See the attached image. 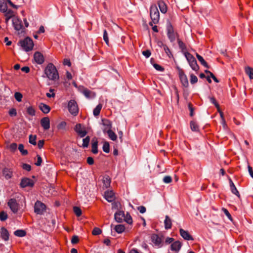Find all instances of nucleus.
Instances as JSON below:
<instances>
[{
	"instance_id": "nucleus-1",
	"label": "nucleus",
	"mask_w": 253,
	"mask_h": 253,
	"mask_svg": "<svg viewBox=\"0 0 253 253\" xmlns=\"http://www.w3.org/2000/svg\"><path fill=\"white\" fill-rule=\"evenodd\" d=\"M44 73L50 80L56 81L59 79V75L55 66L52 63H49L44 69Z\"/></svg>"
},
{
	"instance_id": "nucleus-2",
	"label": "nucleus",
	"mask_w": 253,
	"mask_h": 253,
	"mask_svg": "<svg viewBox=\"0 0 253 253\" xmlns=\"http://www.w3.org/2000/svg\"><path fill=\"white\" fill-rule=\"evenodd\" d=\"M18 44L26 52L31 51L34 47L33 40L29 37H26L23 40H20Z\"/></svg>"
},
{
	"instance_id": "nucleus-3",
	"label": "nucleus",
	"mask_w": 253,
	"mask_h": 253,
	"mask_svg": "<svg viewBox=\"0 0 253 253\" xmlns=\"http://www.w3.org/2000/svg\"><path fill=\"white\" fill-rule=\"evenodd\" d=\"M150 15L152 21L149 23V25L153 26V24H157L159 22L160 19V13L156 4L152 5L150 9Z\"/></svg>"
},
{
	"instance_id": "nucleus-4",
	"label": "nucleus",
	"mask_w": 253,
	"mask_h": 253,
	"mask_svg": "<svg viewBox=\"0 0 253 253\" xmlns=\"http://www.w3.org/2000/svg\"><path fill=\"white\" fill-rule=\"evenodd\" d=\"M184 54L192 69L195 72L198 71L199 66L197 64L195 58L188 52H184Z\"/></svg>"
},
{
	"instance_id": "nucleus-5",
	"label": "nucleus",
	"mask_w": 253,
	"mask_h": 253,
	"mask_svg": "<svg viewBox=\"0 0 253 253\" xmlns=\"http://www.w3.org/2000/svg\"><path fill=\"white\" fill-rule=\"evenodd\" d=\"M167 36L170 42H174L176 38H178V35L174 32L173 27L170 22H168L167 25Z\"/></svg>"
},
{
	"instance_id": "nucleus-6",
	"label": "nucleus",
	"mask_w": 253,
	"mask_h": 253,
	"mask_svg": "<svg viewBox=\"0 0 253 253\" xmlns=\"http://www.w3.org/2000/svg\"><path fill=\"white\" fill-rule=\"evenodd\" d=\"M68 108L69 112L73 116H76L79 113V108L77 102L75 100L69 101Z\"/></svg>"
},
{
	"instance_id": "nucleus-7",
	"label": "nucleus",
	"mask_w": 253,
	"mask_h": 253,
	"mask_svg": "<svg viewBox=\"0 0 253 253\" xmlns=\"http://www.w3.org/2000/svg\"><path fill=\"white\" fill-rule=\"evenodd\" d=\"M46 210L45 205L40 201L36 202L34 206V212L38 214H42Z\"/></svg>"
},
{
	"instance_id": "nucleus-8",
	"label": "nucleus",
	"mask_w": 253,
	"mask_h": 253,
	"mask_svg": "<svg viewBox=\"0 0 253 253\" xmlns=\"http://www.w3.org/2000/svg\"><path fill=\"white\" fill-rule=\"evenodd\" d=\"M178 71V75L180 82L182 85L185 87H187L189 85L188 81L186 75L185 74L183 70L179 67H177Z\"/></svg>"
},
{
	"instance_id": "nucleus-9",
	"label": "nucleus",
	"mask_w": 253,
	"mask_h": 253,
	"mask_svg": "<svg viewBox=\"0 0 253 253\" xmlns=\"http://www.w3.org/2000/svg\"><path fill=\"white\" fill-rule=\"evenodd\" d=\"M7 205L13 213H16L18 212L19 205L15 199L11 198L9 199L7 202Z\"/></svg>"
},
{
	"instance_id": "nucleus-10",
	"label": "nucleus",
	"mask_w": 253,
	"mask_h": 253,
	"mask_svg": "<svg viewBox=\"0 0 253 253\" xmlns=\"http://www.w3.org/2000/svg\"><path fill=\"white\" fill-rule=\"evenodd\" d=\"M34 185V182L29 178L24 177L21 179L20 186L21 188L27 187H32Z\"/></svg>"
},
{
	"instance_id": "nucleus-11",
	"label": "nucleus",
	"mask_w": 253,
	"mask_h": 253,
	"mask_svg": "<svg viewBox=\"0 0 253 253\" xmlns=\"http://www.w3.org/2000/svg\"><path fill=\"white\" fill-rule=\"evenodd\" d=\"M151 239L156 247L161 248L163 246L162 239L157 234H153L151 236Z\"/></svg>"
},
{
	"instance_id": "nucleus-12",
	"label": "nucleus",
	"mask_w": 253,
	"mask_h": 253,
	"mask_svg": "<svg viewBox=\"0 0 253 253\" xmlns=\"http://www.w3.org/2000/svg\"><path fill=\"white\" fill-rule=\"evenodd\" d=\"M75 131L81 137H84L87 134V131L82 127L81 124H77L75 127Z\"/></svg>"
},
{
	"instance_id": "nucleus-13",
	"label": "nucleus",
	"mask_w": 253,
	"mask_h": 253,
	"mask_svg": "<svg viewBox=\"0 0 253 253\" xmlns=\"http://www.w3.org/2000/svg\"><path fill=\"white\" fill-rule=\"evenodd\" d=\"M34 59L35 61L40 65L42 64L44 61V58L43 55L38 51H37L34 53Z\"/></svg>"
},
{
	"instance_id": "nucleus-14",
	"label": "nucleus",
	"mask_w": 253,
	"mask_h": 253,
	"mask_svg": "<svg viewBox=\"0 0 253 253\" xmlns=\"http://www.w3.org/2000/svg\"><path fill=\"white\" fill-rule=\"evenodd\" d=\"M0 237L4 241H7L9 238V234L8 230L4 227L0 228Z\"/></svg>"
},
{
	"instance_id": "nucleus-15",
	"label": "nucleus",
	"mask_w": 253,
	"mask_h": 253,
	"mask_svg": "<svg viewBox=\"0 0 253 253\" xmlns=\"http://www.w3.org/2000/svg\"><path fill=\"white\" fill-rule=\"evenodd\" d=\"M102 125L104 126L103 131L104 133H106L109 129H111L112 128V123L108 119H102Z\"/></svg>"
},
{
	"instance_id": "nucleus-16",
	"label": "nucleus",
	"mask_w": 253,
	"mask_h": 253,
	"mask_svg": "<svg viewBox=\"0 0 253 253\" xmlns=\"http://www.w3.org/2000/svg\"><path fill=\"white\" fill-rule=\"evenodd\" d=\"M179 232L181 236L184 239L188 241L193 240V238L187 231H185L184 229L180 228L179 229Z\"/></svg>"
},
{
	"instance_id": "nucleus-17",
	"label": "nucleus",
	"mask_w": 253,
	"mask_h": 253,
	"mask_svg": "<svg viewBox=\"0 0 253 253\" xmlns=\"http://www.w3.org/2000/svg\"><path fill=\"white\" fill-rule=\"evenodd\" d=\"M42 126L44 130H47L50 128V120L48 117H44L41 120Z\"/></svg>"
},
{
	"instance_id": "nucleus-18",
	"label": "nucleus",
	"mask_w": 253,
	"mask_h": 253,
	"mask_svg": "<svg viewBox=\"0 0 253 253\" xmlns=\"http://www.w3.org/2000/svg\"><path fill=\"white\" fill-rule=\"evenodd\" d=\"M125 213L123 211H118L115 213L114 217L116 221L118 223L123 221L125 218Z\"/></svg>"
},
{
	"instance_id": "nucleus-19",
	"label": "nucleus",
	"mask_w": 253,
	"mask_h": 253,
	"mask_svg": "<svg viewBox=\"0 0 253 253\" xmlns=\"http://www.w3.org/2000/svg\"><path fill=\"white\" fill-rule=\"evenodd\" d=\"M105 199L109 202H112L115 200L114 193L112 191H107L104 193Z\"/></svg>"
},
{
	"instance_id": "nucleus-20",
	"label": "nucleus",
	"mask_w": 253,
	"mask_h": 253,
	"mask_svg": "<svg viewBox=\"0 0 253 253\" xmlns=\"http://www.w3.org/2000/svg\"><path fill=\"white\" fill-rule=\"evenodd\" d=\"M2 174L6 179H9L12 177L13 171L11 169L5 168L2 170Z\"/></svg>"
},
{
	"instance_id": "nucleus-21",
	"label": "nucleus",
	"mask_w": 253,
	"mask_h": 253,
	"mask_svg": "<svg viewBox=\"0 0 253 253\" xmlns=\"http://www.w3.org/2000/svg\"><path fill=\"white\" fill-rule=\"evenodd\" d=\"M91 152L93 154H97L98 153V140L97 138L94 137L91 140Z\"/></svg>"
},
{
	"instance_id": "nucleus-22",
	"label": "nucleus",
	"mask_w": 253,
	"mask_h": 253,
	"mask_svg": "<svg viewBox=\"0 0 253 253\" xmlns=\"http://www.w3.org/2000/svg\"><path fill=\"white\" fill-rule=\"evenodd\" d=\"M83 94L88 99L93 98L95 96V93L87 88H84L82 90Z\"/></svg>"
},
{
	"instance_id": "nucleus-23",
	"label": "nucleus",
	"mask_w": 253,
	"mask_h": 253,
	"mask_svg": "<svg viewBox=\"0 0 253 253\" xmlns=\"http://www.w3.org/2000/svg\"><path fill=\"white\" fill-rule=\"evenodd\" d=\"M39 108L40 110L44 114H47L50 111V107L49 106L43 103H40L39 105Z\"/></svg>"
},
{
	"instance_id": "nucleus-24",
	"label": "nucleus",
	"mask_w": 253,
	"mask_h": 253,
	"mask_svg": "<svg viewBox=\"0 0 253 253\" xmlns=\"http://www.w3.org/2000/svg\"><path fill=\"white\" fill-rule=\"evenodd\" d=\"M158 5L159 6L161 12L162 13H166L167 12V6L163 0H159L158 1Z\"/></svg>"
},
{
	"instance_id": "nucleus-25",
	"label": "nucleus",
	"mask_w": 253,
	"mask_h": 253,
	"mask_svg": "<svg viewBox=\"0 0 253 253\" xmlns=\"http://www.w3.org/2000/svg\"><path fill=\"white\" fill-rule=\"evenodd\" d=\"M181 247V243L178 241H176L171 244L170 246V248L172 251L177 252L180 249Z\"/></svg>"
},
{
	"instance_id": "nucleus-26",
	"label": "nucleus",
	"mask_w": 253,
	"mask_h": 253,
	"mask_svg": "<svg viewBox=\"0 0 253 253\" xmlns=\"http://www.w3.org/2000/svg\"><path fill=\"white\" fill-rule=\"evenodd\" d=\"M229 184H230V189H231L232 193L233 194L236 195V196H237L238 197H240V195L239 192L238 191L237 189L236 188L233 182L230 178L229 179Z\"/></svg>"
},
{
	"instance_id": "nucleus-27",
	"label": "nucleus",
	"mask_w": 253,
	"mask_h": 253,
	"mask_svg": "<svg viewBox=\"0 0 253 253\" xmlns=\"http://www.w3.org/2000/svg\"><path fill=\"white\" fill-rule=\"evenodd\" d=\"M165 228L167 230L169 229L172 226L171 219L168 215H166L164 221Z\"/></svg>"
},
{
	"instance_id": "nucleus-28",
	"label": "nucleus",
	"mask_w": 253,
	"mask_h": 253,
	"mask_svg": "<svg viewBox=\"0 0 253 253\" xmlns=\"http://www.w3.org/2000/svg\"><path fill=\"white\" fill-rule=\"evenodd\" d=\"M102 182L103 183V187L107 188L110 186L111 179L109 176H104L102 179Z\"/></svg>"
},
{
	"instance_id": "nucleus-29",
	"label": "nucleus",
	"mask_w": 253,
	"mask_h": 253,
	"mask_svg": "<svg viewBox=\"0 0 253 253\" xmlns=\"http://www.w3.org/2000/svg\"><path fill=\"white\" fill-rule=\"evenodd\" d=\"M196 57L201 64L207 68H209V66L206 61L204 60L203 57L198 53L196 54Z\"/></svg>"
},
{
	"instance_id": "nucleus-30",
	"label": "nucleus",
	"mask_w": 253,
	"mask_h": 253,
	"mask_svg": "<svg viewBox=\"0 0 253 253\" xmlns=\"http://www.w3.org/2000/svg\"><path fill=\"white\" fill-rule=\"evenodd\" d=\"M191 129L193 131L198 132L199 130V127L198 124L195 121H192L190 123Z\"/></svg>"
},
{
	"instance_id": "nucleus-31",
	"label": "nucleus",
	"mask_w": 253,
	"mask_h": 253,
	"mask_svg": "<svg viewBox=\"0 0 253 253\" xmlns=\"http://www.w3.org/2000/svg\"><path fill=\"white\" fill-rule=\"evenodd\" d=\"M14 235L17 237H23L26 235V232L24 230L18 229L14 232Z\"/></svg>"
},
{
	"instance_id": "nucleus-32",
	"label": "nucleus",
	"mask_w": 253,
	"mask_h": 253,
	"mask_svg": "<svg viewBox=\"0 0 253 253\" xmlns=\"http://www.w3.org/2000/svg\"><path fill=\"white\" fill-rule=\"evenodd\" d=\"M106 133H107V134L110 139H111L113 141L116 140V139L117 138V135L111 129H109V130L107 131V132H106Z\"/></svg>"
},
{
	"instance_id": "nucleus-33",
	"label": "nucleus",
	"mask_w": 253,
	"mask_h": 253,
	"mask_svg": "<svg viewBox=\"0 0 253 253\" xmlns=\"http://www.w3.org/2000/svg\"><path fill=\"white\" fill-rule=\"evenodd\" d=\"M7 6L4 0H0V11L1 12H4L6 11Z\"/></svg>"
},
{
	"instance_id": "nucleus-34",
	"label": "nucleus",
	"mask_w": 253,
	"mask_h": 253,
	"mask_svg": "<svg viewBox=\"0 0 253 253\" xmlns=\"http://www.w3.org/2000/svg\"><path fill=\"white\" fill-rule=\"evenodd\" d=\"M115 230L118 233L120 234L123 233L125 230V227L124 225L122 224H118L115 226L114 228Z\"/></svg>"
},
{
	"instance_id": "nucleus-35",
	"label": "nucleus",
	"mask_w": 253,
	"mask_h": 253,
	"mask_svg": "<svg viewBox=\"0 0 253 253\" xmlns=\"http://www.w3.org/2000/svg\"><path fill=\"white\" fill-rule=\"evenodd\" d=\"M102 107V105L101 104H99L96 106L93 110V115L94 116H97L99 115Z\"/></svg>"
},
{
	"instance_id": "nucleus-36",
	"label": "nucleus",
	"mask_w": 253,
	"mask_h": 253,
	"mask_svg": "<svg viewBox=\"0 0 253 253\" xmlns=\"http://www.w3.org/2000/svg\"><path fill=\"white\" fill-rule=\"evenodd\" d=\"M13 24L14 27V29L17 31H19L21 30L23 27L21 22L19 20H16L15 21H13Z\"/></svg>"
},
{
	"instance_id": "nucleus-37",
	"label": "nucleus",
	"mask_w": 253,
	"mask_h": 253,
	"mask_svg": "<svg viewBox=\"0 0 253 253\" xmlns=\"http://www.w3.org/2000/svg\"><path fill=\"white\" fill-rule=\"evenodd\" d=\"M245 72L250 79H253V68L248 67L245 68Z\"/></svg>"
},
{
	"instance_id": "nucleus-38",
	"label": "nucleus",
	"mask_w": 253,
	"mask_h": 253,
	"mask_svg": "<svg viewBox=\"0 0 253 253\" xmlns=\"http://www.w3.org/2000/svg\"><path fill=\"white\" fill-rule=\"evenodd\" d=\"M27 113L31 116H34L35 115V110L33 107L30 106L27 107Z\"/></svg>"
},
{
	"instance_id": "nucleus-39",
	"label": "nucleus",
	"mask_w": 253,
	"mask_h": 253,
	"mask_svg": "<svg viewBox=\"0 0 253 253\" xmlns=\"http://www.w3.org/2000/svg\"><path fill=\"white\" fill-rule=\"evenodd\" d=\"M177 42L180 49L184 52V51L186 50V47L184 43L182 42L179 38L177 39Z\"/></svg>"
},
{
	"instance_id": "nucleus-40",
	"label": "nucleus",
	"mask_w": 253,
	"mask_h": 253,
	"mask_svg": "<svg viewBox=\"0 0 253 253\" xmlns=\"http://www.w3.org/2000/svg\"><path fill=\"white\" fill-rule=\"evenodd\" d=\"M90 141V137L87 136L83 140L82 146L84 148H87Z\"/></svg>"
},
{
	"instance_id": "nucleus-41",
	"label": "nucleus",
	"mask_w": 253,
	"mask_h": 253,
	"mask_svg": "<svg viewBox=\"0 0 253 253\" xmlns=\"http://www.w3.org/2000/svg\"><path fill=\"white\" fill-rule=\"evenodd\" d=\"M103 151L107 153H108L110 152V145L109 143L106 141L103 143Z\"/></svg>"
},
{
	"instance_id": "nucleus-42",
	"label": "nucleus",
	"mask_w": 253,
	"mask_h": 253,
	"mask_svg": "<svg viewBox=\"0 0 253 253\" xmlns=\"http://www.w3.org/2000/svg\"><path fill=\"white\" fill-rule=\"evenodd\" d=\"M18 149L22 155L25 156L28 154L27 150L24 149V145L22 144L19 145Z\"/></svg>"
},
{
	"instance_id": "nucleus-43",
	"label": "nucleus",
	"mask_w": 253,
	"mask_h": 253,
	"mask_svg": "<svg viewBox=\"0 0 253 253\" xmlns=\"http://www.w3.org/2000/svg\"><path fill=\"white\" fill-rule=\"evenodd\" d=\"M124 220H125V221L129 224H130L132 223V218L128 213H127L126 216L125 215Z\"/></svg>"
},
{
	"instance_id": "nucleus-44",
	"label": "nucleus",
	"mask_w": 253,
	"mask_h": 253,
	"mask_svg": "<svg viewBox=\"0 0 253 253\" xmlns=\"http://www.w3.org/2000/svg\"><path fill=\"white\" fill-rule=\"evenodd\" d=\"M36 138H37V136L36 135H30L29 136V143L34 145H36L37 144V143H36Z\"/></svg>"
},
{
	"instance_id": "nucleus-45",
	"label": "nucleus",
	"mask_w": 253,
	"mask_h": 253,
	"mask_svg": "<svg viewBox=\"0 0 253 253\" xmlns=\"http://www.w3.org/2000/svg\"><path fill=\"white\" fill-rule=\"evenodd\" d=\"M74 212L77 216H80L82 215V210L78 207H74L73 208Z\"/></svg>"
},
{
	"instance_id": "nucleus-46",
	"label": "nucleus",
	"mask_w": 253,
	"mask_h": 253,
	"mask_svg": "<svg viewBox=\"0 0 253 253\" xmlns=\"http://www.w3.org/2000/svg\"><path fill=\"white\" fill-rule=\"evenodd\" d=\"M7 214L6 212L2 211L0 212V220L2 221H4L7 218Z\"/></svg>"
},
{
	"instance_id": "nucleus-47",
	"label": "nucleus",
	"mask_w": 253,
	"mask_h": 253,
	"mask_svg": "<svg viewBox=\"0 0 253 253\" xmlns=\"http://www.w3.org/2000/svg\"><path fill=\"white\" fill-rule=\"evenodd\" d=\"M14 97L18 102H21L23 97L22 94L19 92H16L14 93Z\"/></svg>"
},
{
	"instance_id": "nucleus-48",
	"label": "nucleus",
	"mask_w": 253,
	"mask_h": 253,
	"mask_svg": "<svg viewBox=\"0 0 253 253\" xmlns=\"http://www.w3.org/2000/svg\"><path fill=\"white\" fill-rule=\"evenodd\" d=\"M5 17H12L13 16V11L11 9H6V11L4 12Z\"/></svg>"
},
{
	"instance_id": "nucleus-49",
	"label": "nucleus",
	"mask_w": 253,
	"mask_h": 253,
	"mask_svg": "<svg viewBox=\"0 0 253 253\" xmlns=\"http://www.w3.org/2000/svg\"><path fill=\"white\" fill-rule=\"evenodd\" d=\"M103 40L107 45H109V38L106 30L103 31Z\"/></svg>"
},
{
	"instance_id": "nucleus-50",
	"label": "nucleus",
	"mask_w": 253,
	"mask_h": 253,
	"mask_svg": "<svg viewBox=\"0 0 253 253\" xmlns=\"http://www.w3.org/2000/svg\"><path fill=\"white\" fill-rule=\"evenodd\" d=\"M101 233V230L98 227H95L92 231V233L93 235H100Z\"/></svg>"
},
{
	"instance_id": "nucleus-51",
	"label": "nucleus",
	"mask_w": 253,
	"mask_h": 253,
	"mask_svg": "<svg viewBox=\"0 0 253 253\" xmlns=\"http://www.w3.org/2000/svg\"><path fill=\"white\" fill-rule=\"evenodd\" d=\"M190 80L191 84H194L198 82V78L195 75L191 74Z\"/></svg>"
},
{
	"instance_id": "nucleus-52",
	"label": "nucleus",
	"mask_w": 253,
	"mask_h": 253,
	"mask_svg": "<svg viewBox=\"0 0 253 253\" xmlns=\"http://www.w3.org/2000/svg\"><path fill=\"white\" fill-rule=\"evenodd\" d=\"M164 51H165L167 55L169 56V58H171L172 57V54L169 49V48L167 46H164Z\"/></svg>"
},
{
	"instance_id": "nucleus-53",
	"label": "nucleus",
	"mask_w": 253,
	"mask_h": 253,
	"mask_svg": "<svg viewBox=\"0 0 253 253\" xmlns=\"http://www.w3.org/2000/svg\"><path fill=\"white\" fill-rule=\"evenodd\" d=\"M22 168L23 169L26 170L27 171H30L31 170V166L27 164H23Z\"/></svg>"
},
{
	"instance_id": "nucleus-54",
	"label": "nucleus",
	"mask_w": 253,
	"mask_h": 253,
	"mask_svg": "<svg viewBox=\"0 0 253 253\" xmlns=\"http://www.w3.org/2000/svg\"><path fill=\"white\" fill-rule=\"evenodd\" d=\"M163 181L165 183H169L172 181V178L170 176H166L163 178Z\"/></svg>"
},
{
	"instance_id": "nucleus-55",
	"label": "nucleus",
	"mask_w": 253,
	"mask_h": 253,
	"mask_svg": "<svg viewBox=\"0 0 253 253\" xmlns=\"http://www.w3.org/2000/svg\"><path fill=\"white\" fill-rule=\"evenodd\" d=\"M153 67L155 68L156 70L159 71L163 72L164 71V68L162 67L161 66H160L159 64H154L153 65Z\"/></svg>"
},
{
	"instance_id": "nucleus-56",
	"label": "nucleus",
	"mask_w": 253,
	"mask_h": 253,
	"mask_svg": "<svg viewBox=\"0 0 253 253\" xmlns=\"http://www.w3.org/2000/svg\"><path fill=\"white\" fill-rule=\"evenodd\" d=\"M188 108L190 111V116L192 117L194 115V107L191 103L188 104Z\"/></svg>"
},
{
	"instance_id": "nucleus-57",
	"label": "nucleus",
	"mask_w": 253,
	"mask_h": 253,
	"mask_svg": "<svg viewBox=\"0 0 253 253\" xmlns=\"http://www.w3.org/2000/svg\"><path fill=\"white\" fill-rule=\"evenodd\" d=\"M79 242V238L78 236L74 235L72 237V238L71 239V243L73 244H75L78 243Z\"/></svg>"
},
{
	"instance_id": "nucleus-58",
	"label": "nucleus",
	"mask_w": 253,
	"mask_h": 253,
	"mask_svg": "<svg viewBox=\"0 0 253 253\" xmlns=\"http://www.w3.org/2000/svg\"><path fill=\"white\" fill-rule=\"evenodd\" d=\"M17 144L15 143H13L11 144L9 146V149L12 152L15 151L17 149Z\"/></svg>"
},
{
	"instance_id": "nucleus-59",
	"label": "nucleus",
	"mask_w": 253,
	"mask_h": 253,
	"mask_svg": "<svg viewBox=\"0 0 253 253\" xmlns=\"http://www.w3.org/2000/svg\"><path fill=\"white\" fill-rule=\"evenodd\" d=\"M210 99L211 102L212 104H213L216 108H218L219 107L218 104L217 103L214 97H210Z\"/></svg>"
},
{
	"instance_id": "nucleus-60",
	"label": "nucleus",
	"mask_w": 253,
	"mask_h": 253,
	"mask_svg": "<svg viewBox=\"0 0 253 253\" xmlns=\"http://www.w3.org/2000/svg\"><path fill=\"white\" fill-rule=\"evenodd\" d=\"M42 163V159L40 155H37V161L35 163V165L37 166H40L41 165Z\"/></svg>"
},
{
	"instance_id": "nucleus-61",
	"label": "nucleus",
	"mask_w": 253,
	"mask_h": 253,
	"mask_svg": "<svg viewBox=\"0 0 253 253\" xmlns=\"http://www.w3.org/2000/svg\"><path fill=\"white\" fill-rule=\"evenodd\" d=\"M142 54L146 58H148L150 56L151 53L149 50H146L142 51Z\"/></svg>"
},
{
	"instance_id": "nucleus-62",
	"label": "nucleus",
	"mask_w": 253,
	"mask_h": 253,
	"mask_svg": "<svg viewBox=\"0 0 253 253\" xmlns=\"http://www.w3.org/2000/svg\"><path fill=\"white\" fill-rule=\"evenodd\" d=\"M137 210L141 213H144L146 211V208L142 206L138 207Z\"/></svg>"
},
{
	"instance_id": "nucleus-63",
	"label": "nucleus",
	"mask_w": 253,
	"mask_h": 253,
	"mask_svg": "<svg viewBox=\"0 0 253 253\" xmlns=\"http://www.w3.org/2000/svg\"><path fill=\"white\" fill-rule=\"evenodd\" d=\"M9 114L11 116H15L17 115L16 109L14 108L10 109L9 111Z\"/></svg>"
},
{
	"instance_id": "nucleus-64",
	"label": "nucleus",
	"mask_w": 253,
	"mask_h": 253,
	"mask_svg": "<svg viewBox=\"0 0 253 253\" xmlns=\"http://www.w3.org/2000/svg\"><path fill=\"white\" fill-rule=\"evenodd\" d=\"M66 125V123L65 122H62L58 125V128L64 129L65 128Z\"/></svg>"
}]
</instances>
